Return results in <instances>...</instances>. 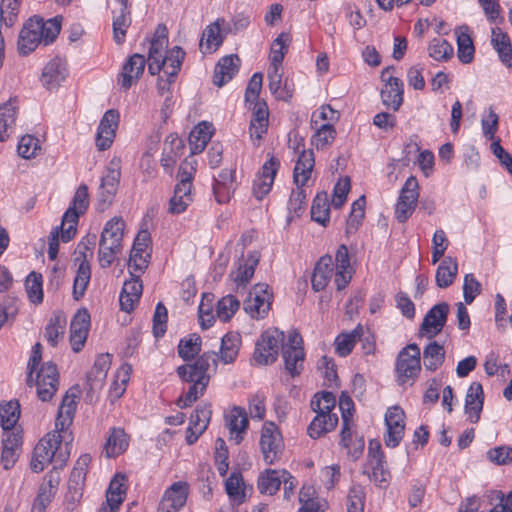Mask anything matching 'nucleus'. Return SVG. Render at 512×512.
I'll return each mask as SVG.
<instances>
[{"instance_id": "nucleus-51", "label": "nucleus", "mask_w": 512, "mask_h": 512, "mask_svg": "<svg viewBox=\"0 0 512 512\" xmlns=\"http://www.w3.org/2000/svg\"><path fill=\"white\" fill-rule=\"evenodd\" d=\"M91 277V268L88 262L83 261L77 270L73 284V297L79 300L83 297Z\"/></svg>"}, {"instance_id": "nucleus-22", "label": "nucleus", "mask_w": 512, "mask_h": 512, "mask_svg": "<svg viewBox=\"0 0 512 512\" xmlns=\"http://www.w3.org/2000/svg\"><path fill=\"white\" fill-rule=\"evenodd\" d=\"M146 59L143 55L135 53L124 63L118 75V83L122 89L128 90L144 73Z\"/></svg>"}, {"instance_id": "nucleus-41", "label": "nucleus", "mask_w": 512, "mask_h": 512, "mask_svg": "<svg viewBox=\"0 0 512 512\" xmlns=\"http://www.w3.org/2000/svg\"><path fill=\"white\" fill-rule=\"evenodd\" d=\"M75 395H69L68 393L64 396L62 403L58 410V415L55 422V428L58 431L66 433V430L73 421V416L76 409Z\"/></svg>"}, {"instance_id": "nucleus-54", "label": "nucleus", "mask_w": 512, "mask_h": 512, "mask_svg": "<svg viewBox=\"0 0 512 512\" xmlns=\"http://www.w3.org/2000/svg\"><path fill=\"white\" fill-rule=\"evenodd\" d=\"M287 40H289V34L283 32L273 41L270 53L271 68H280L287 52Z\"/></svg>"}, {"instance_id": "nucleus-24", "label": "nucleus", "mask_w": 512, "mask_h": 512, "mask_svg": "<svg viewBox=\"0 0 512 512\" xmlns=\"http://www.w3.org/2000/svg\"><path fill=\"white\" fill-rule=\"evenodd\" d=\"M188 496V485L184 482L173 483L165 492L160 509L166 512L179 510L186 503Z\"/></svg>"}, {"instance_id": "nucleus-2", "label": "nucleus", "mask_w": 512, "mask_h": 512, "mask_svg": "<svg viewBox=\"0 0 512 512\" xmlns=\"http://www.w3.org/2000/svg\"><path fill=\"white\" fill-rule=\"evenodd\" d=\"M61 20L58 16L46 22L37 16L30 18L19 33V54L28 55L42 42L45 45L52 43L60 33Z\"/></svg>"}, {"instance_id": "nucleus-56", "label": "nucleus", "mask_w": 512, "mask_h": 512, "mask_svg": "<svg viewBox=\"0 0 512 512\" xmlns=\"http://www.w3.org/2000/svg\"><path fill=\"white\" fill-rule=\"evenodd\" d=\"M26 291L30 301L40 304L43 301L42 275L31 272L26 279Z\"/></svg>"}, {"instance_id": "nucleus-29", "label": "nucleus", "mask_w": 512, "mask_h": 512, "mask_svg": "<svg viewBox=\"0 0 512 512\" xmlns=\"http://www.w3.org/2000/svg\"><path fill=\"white\" fill-rule=\"evenodd\" d=\"M1 463L8 470L16 463L22 445V437L16 432H6L2 439Z\"/></svg>"}, {"instance_id": "nucleus-4", "label": "nucleus", "mask_w": 512, "mask_h": 512, "mask_svg": "<svg viewBox=\"0 0 512 512\" xmlns=\"http://www.w3.org/2000/svg\"><path fill=\"white\" fill-rule=\"evenodd\" d=\"M88 206V187L86 184H81L73 196L71 206L62 217L60 229L63 242H69L76 235L79 217L86 212Z\"/></svg>"}, {"instance_id": "nucleus-63", "label": "nucleus", "mask_w": 512, "mask_h": 512, "mask_svg": "<svg viewBox=\"0 0 512 512\" xmlns=\"http://www.w3.org/2000/svg\"><path fill=\"white\" fill-rule=\"evenodd\" d=\"M167 318V309L162 302H159L153 315V334L156 338L164 336L167 328Z\"/></svg>"}, {"instance_id": "nucleus-36", "label": "nucleus", "mask_w": 512, "mask_h": 512, "mask_svg": "<svg viewBox=\"0 0 512 512\" xmlns=\"http://www.w3.org/2000/svg\"><path fill=\"white\" fill-rule=\"evenodd\" d=\"M110 365L111 358L109 354H102L97 357L91 372L87 375L89 391H94L103 386Z\"/></svg>"}, {"instance_id": "nucleus-21", "label": "nucleus", "mask_w": 512, "mask_h": 512, "mask_svg": "<svg viewBox=\"0 0 512 512\" xmlns=\"http://www.w3.org/2000/svg\"><path fill=\"white\" fill-rule=\"evenodd\" d=\"M90 314L85 308L79 309L70 324V343L74 352L82 350L89 331Z\"/></svg>"}, {"instance_id": "nucleus-40", "label": "nucleus", "mask_w": 512, "mask_h": 512, "mask_svg": "<svg viewBox=\"0 0 512 512\" xmlns=\"http://www.w3.org/2000/svg\"><path fill=\"white\" fill-rule=\"evenodd\" d=\"M457 273V261L450 256L445 257L436 270L435 280L437 286L440 288L449 287L454 282Z\"/></svg>"}, {"instance_id": "nucleus-46", "label": "nucleus", "mask_w": 512, "mask_h": 512, "mask_svg": "<svg viewBox=\"0 0 512 512\" xmlns=\"http://www.w3.org/2000/svg\"><path fill=\"white\" fill-rule=\"evenodd\" d=\"M20 416V405L17 401L0 404V426L6 432H13Z\"/></svg>"}, {"instance_id": "nucleus-32", "label": "nucleus", "mask_w": 512, "mask_h": 512, "mask_svg": "<svg viewBox=\"0 0 512 512\" xmlns=\"http://www.w3.org/2000/svg\"><path fill=\"white\" fill-rule=\"evenodd\" d=\"M457 41V56L461 63L469 64L474 59L475 47L469 34L468 26H460L455 29Z\"/></svg>"}, {"instance_id": "nucleus-62", "label": "nucleus", "mask_w": 512, "mask_h": 512, "mask_svg": "<svg viewBox=\"0 0 512 512\" xmlns=\"http://www.w3.org/2000/svg\"><path fill=\"white\" fill-rule=\"evenodd\" d=\"M206 39V49L211 50L213 47L217 49L223 42V37L220 34V25L218 20L211 25H208L203 31L200 40V47L203 46V40Z\"/></svg>"}, {"instance_id": "nucleus-6", "label": "nucleus", "mask_w": 512, "mask_h": 512, "mask_svg": "<svg viewBox=\"0 0 512 512\" xmlns=\"http://www.w3.org/2000/svg\"><path fill=\"white\" fill-rule=\"evenodd\" d=\"M314 162H296L293 170L294 183L297 188L292 190L288 201V221L294 217H300L305 210L306 193L301 188L306 185L311 177Z\"/></svg>"}, {"instance_id": "nucleus-39", "label": "nucleus", "mask_w": 512, "mask_h": 512, "mask_svg": "<svg viewBox=\"0 0 512 512\" xmlns=\"http://www.w3.org/2000/svg\"><path fill=\"white\" fill-rule=\"evenodd\" d=\"M363 328L359 324L350 332L339 334L334 340L335 352L340 357L348 356L355 344L361 339Z\"/></svg>"}, {"instance_id": "nucleus-64", "label": "nucleus", "mask_w": 512, "mask_h": 512, "mask_svg": "<svg viewBox=\"0 0 512 512\" xmlns=\"http://www.w3.org/2000/svg\"><path fill=\"white\" fill-rule=\"evenodd\" d=\"M365 196H360L351 205V211L347 219V226L350 229H357L365 215Z\"/></svg>"}, {"instance_id": "nucleus-48", "label": "nucleus", "mask_w": 512, "mask_h": 512, "mask_svg": "<svg viewBox=\"0 0 512 512\" xmlns=\"http://www.w3.org/2000/svg\"><path fill=\"white\" fill-rule=\"evenodd\" d=\"M454 53L453 46L443 38H434L428 45V55L438 62L448 61Z\"/></svg>"}, {"instance_id": "nucleus-61", "label": "nucleus", "mask_w": 512, "mask_h": 512, "mask_svg": "<svg viewBox=\"0 0 512 512\" xmlns=\"http://www.w3.org/2000/svg\"><path fill=\"white\" fill-rule=\"evenodd\" d=\"M240 302L233 295H227L218 301L217 316L224 322L231 319L235 312L239 309Z\"/></svg>"}, {"instance_id": "nucleus-31", "label": "nucleus", "mask_w": 512, "mask_h": 512, "mask_svg": "<svg viewBox=\"0 0 512 512\" xmlns=\"http://www.w3.org/2000/svg\"><path fill=\"white\" fill-rule=\"evenodd\" d=\"M253 104V116L250 121L249 132L253 140L259 141L267 132L269 112L265 102L256 101Z\"/></svg>"}, {"instance_id": "nucleus-20", "label": "nucleus", "mask_w": 512, "mask_h": 512, "mask_svg": "<svg viewBox=\"0 0 512 512\" xmlns=\"http://www.w3.org/2000/svg\"><path fill=\"white\" fill-rule=\"evenodd\" d=\"M279 169V162H264L253 180V195L262 200L272 189Z\"/></svg>"}, {"instance_id": "nucleus-18", "label": "nucleus", "mask_w": 512, "mask_h": 512, "mask_svg": "<svg viewBox=\"0 0 512 512\" xmlns=\"http://www.w3.org/2000/svg\"><path fill=\"white\" fill-rule=\"evenodd\" d=\"M449 305L442 302L434 305L425 315L420 327V335L429 339L439 334L446 324Z\"/></svg>"}, {"instance_id": "nucleus-50", "label": "nucleus", "mask_w": 512, "mask_h": 512, "mask_svg": "<svg viewBox=\"0 0 512 512\" xmlns=\"http://www.w3.org/2000/svg\"><path fill=\"white\" fill-rule=\"evenodd\" d=\"M201 337L192 334L188 339H181L178 345V354L184 361H190L201 351Z\"/></svg>"}, {"instance_id": "nucleus-7", "label": "nucleus", "mask_w": 512, "mask_h": 512, "mask_svg": "<svg viewBox=\"0 0 512 512\" xmlns=\"http://www.w3.org/2000/svg\"><path fill=\"white\" fill-rule=\"evenodd\" d=\"M62 440H66V433L55 429L37 443L30 462V467L34 472H42L47 464L52 463L54 453H56V450L53 449H59Z\"/></svg>"}, {"instance_id": "nucleus-49", "label": "nucleus", "mask_w": 512, "mask_h": 512, "mask_svg": "<svg viewBox=\"0 0 512 512\" xmlns=\"http://www.w3.org/2000/svg\"><path fill=\"white\" fill-rule=\"evenodd\" d=\"M131 25L129 7H122L120 14L113 19V39L116 44L121 45L125 42L126 32Z\"/></svg>"}, {"instance_id": "nucleus-23", "label": "nucleus", "mask_w": 512, "mask_h": 512, "mask_svg": "<svg viewBox=\"0 0 512 512\" xmlns=\"http://www.w3.org/2000/svg\"><path fill=\"white\" fill-rule=\"evenodd\" d=\"M336 273L334 282L337 290L341 291L351 282L354 270L350 264V257L346 245L342 244L338 247L335 255Z\"/></svg>"}, {"instance_id": "nucleus-13", "label": "nucleus", "mask_w": 512, "mask_h": 512, "mask_svg": "<svg viewBox=\"0 0 512 512\" xmlns=\"http://www.w3.org/2000/svg\"><path fill=\"white\" fill-rule=\"evenodd\" d=\"M393 71V67H387L381 73L384 82L381 98L386 107L397 111L403 103L404 85L401 79L393 76Z\"/></svg>"}, {"instance_id": "nucleus-30", "label": "nucleus", "mask_w": 512, "mask_h": 512, "mask_svg": "<svg viewBox=\"0 0 512 512\" xmlns=\"http://www.w3.org/2000/svg\"><path fill=\"white\" fill-rule=\"evenodd\" d=\"M142 282L138 276L132 274V278L124 282L119 302L121 310L125 312H131L135 308V304L138 303L142 295Z\"/></svg>"}, {"instance_id": "nucleus-42", "label": "nucleus", "mask_w": 512, "mask_h": 512, "mask_svg": "<svg viewBox=\"0 0 512 512\" xmlns=\"http://www.w3.org/2000/svg\"><path fill=\"white\" fill-rule=\"evenodd\" d=\"M445 360V349L436 341L430 342L423 350V362L426 370L436 371Z\"/></svg>"}, {"instance_id": "nucleus-45", "label": "nucleus", "mask_w": 512, "mask_h": 512, "mask_svg": "<svg viewBox=\"0 0 512 512\" xmlns=\"http://www.w3.org/2000/svg\"><path fill=\"white\" fill-rule=\"evenodd\" d=\"M185 55V51L179 46H175L172 49L165 51V55L163 57V59H165V66L162 68L164 73L170 78H175L181 69Z\"/></svg>"}, {"instance_id": "nucleus-33", "label": "nucleus", "mask_w": 512, "mask_h": 512, "mask_svg": "<svg viewBox=\"0 0 512 512\" xmlns=\"http://www.w3.org/2000/svg\"><path fill=\"white\" fill-rule=\"evenodd\" d=\"M212 136L211 124L202 122L190 133L188 138V156H194L202 152Z\"/></svg>"}, {"instance_id": "nucleus-60", "label": "nucleus", "mask_w": 512, "mask_h": 512, "mask_svg": "<svg viewBox=\"0 0 512 512\" xmlns=\"http://www.w3.org/2000/svg\"><path fill=\"white\" fill-rule=\"evenodd\" d=\"M351 189L350 178L345 176L340 178L334 186L331 205L335 209H340L347 200V195Z\"/></svg>"}, {"instance_id": "nucleus-1", "label": "nucleus", "mask_w": 512, "mask_h": 512, "mask_svg": "<svg viewBox=\"0 0 512 512\" xmlns=\"http://www.w3.org/2000/svg\"><path fill=\"white\" fill-rule=\"evenodd\" d=\"M279 342L282 343L281 351L285 362L286 370L292 375L300 373L304 361L302 348V337L297 330L288 332V339L285 341L283 331L277 328L269 329L261 334L256 343L254 360L260 365L272 364L276 361L279 351Z\"/></svg>"}, {"instance_id": "nucleus-43", "label": "nucleus", "mask_w": 512, "mask_h": 512, "mask_svg": "<svg viewBox=\"0 0 512 512\" xmlns=\"http://www.w3.org/2000/svg\"><path fill=\"white\" fill-rule=\"evenodd\" d=\"M128 447V440L125 431L121 428H114L107 439L105 454L107 457H116L123 453Z\"/></svg>"}, {"instance_id": "nucleus-47", "label": "nucleus", "mask_w": 512, "mask_h": 512, "mask_svg": "<svg viewBox=\"0 0 512 512\" xmlns=\"http://www.w3.org/2000/svg\"><path fill=\"white\" fill-rule=\"evenodd\" d=\"M17 107L13 100H9L0 106V140L5 141L7 131L16 121Z\"/></svg>"}, {"instance_id": "nucleus-19", "label": "nucleus", "mask_w": 512, "mask_h": 512, "mask_svg": "<svg viewBox=\"0 0 512 512\" xmlns=\"http://www.w3.org/2000/svg\"><path fill=\"white\" fill-rule=\"evenodd\" d=\"M119 119L120 114L116 109H109L104 113L96 135V146L99 150H106L113 143Z\"/></svg>"}, {"instance_id": "nucleus-15", "label": "nucleus", "mask_w": 512, "mask_h": 512, "mask_svg": "<svg viewBox=\"0 0 512 512\" xmlns=\"http://www.w3.org/2000/svg\"><path fill=\"white\" fill-rule=\"evenodd\" d=\"M418 197V181L414 176H410L404 183L396 203L395 215L399 222H405L412 215L415 210Z\"/></svg>"}, {"instance_id": "nucleus-57", "label": "nucleus", "mask_w": 512, "mask_h": 512, "mask_svg": "<svg viewBox=\"0 0 512 512\" xmlns=\"http://www.w3.org/2000/svg\"><path fill=\"white\" fill-rule=\"evenodd\" d=\"M21 0H2L0 6V21L6 27H12L18 18Z\"/></svg>"}, {"instance_id": "nucleus-9", "label": "nucleus", "mask_w": 512, "mask_h": 512, "mask_svg": "<svg viewBox=\"0 0 512 512\" xmlns=\"http://www.w3.org/2000/svg\"><path fill=\"white\" fill-rule=\"evenodd\" d=\"M236 163L227 162L214 174L213 194L219 204L228 203L236 190Z\"/></svg>"}, {"instance_id": "nucleus-35", "label": "nucleus", "mask_w": 512, "mask_h": 512, "mask_svg": "<svg viewBox=\"0 0 512 512\" xmlns=\"http://www.w3.org/2000/svg\"><path fill=\"white\" fill-rule=\"evenodd\" d=\"M491 43L501 62L508 68L512 67V46L509 36L499 27H494L492 28Z\"/></svg>"}, {"instance_id": "nucleus-10", "label": "nucleus", "mask_w": 512, "mask_h": 512, "mask_svg": "<svg viewBox=\"0 0 512 512\" xmlns=\"http://www.w3.org/2000/svg\"><path fill=\"white\" fill-rule=\"evenodd\" d=\"M368 467L371 469L369 478L380 488H386L389 485L391 474L387 468L384 453L379 441L371 440L368 447Z\"/></svg>"}, {"instance_id": "nucleus-34", "label": "nucleus", "mask_w": 512, "mask_h": 512, "mask_svg": "<svg viewBox=\"0 0 512 512\" xmlns=\"http://www.w3.org/2000/svg\"><path fill=\"white\" fill-rule=\"evenodd\" d=\"M248 423L245 409L238 406L233 407L230 414L226 416V425L231 435L235 433L232 439L236 444H240L243 440L242 433L246 431Z\"/></svg>"}, {"instance_id": "nucleus-37", "label": "nucleus", "mask_w": 512, "mask_h": 512, "mask_svg": "<svg viewBox=\"0 0 512 512\" xmlns=\"http://www.w3.org/2000/svg\"><path fill=\"white\" fill-rule=\"evenodd\" d=\"M189 149L188 145L185 144L184 140L178 137L177 134H170L164 141L163 144V157L161 160H176L178 158H184L187 160Z\"/></svg>"}, {"instance_id": "nucleus-5", "label": "nucleus", "mask_w": 512, "mask_h": 512, "mask_svg": "<svg viewBox=\"0 0 512 512\" xmlns=\"http://www.w3.org/2000/svg\"><path fill=\"white\" fill-rule=\"evenodd\" d=\"M217 358L215 352H204L192 364H184L177 368L178 376L185 382H192L197 379L201 384L200 394L203 395L210 381L208 371L213 366L214 371L217 368Z\"/></svg>"}, {"instance_id": "nucleus-12", "label": "nucleus", "mask_w": 512, "mask_h": 512, "mask_svg": "<svg viewBox=\"0 0 512 512\" xmlns=\"http://www.w3.org/2000/svg\"><path fill=\"white\" fill-rule=\"evenodd\" d=\"M261 451L267 464L277 461L283 451L282 435L273 422L264 424L260 438Z\"/></svg>"}, {"instance_id": "nucleus-25", "label": "nucleus", "mask_w": 512, "mask_h": 512, "mask_svg": "<svg viewBox=\"0 0 512 512\" xmlns=\"http://www.w3.org/2000/svg\"><path fill=\"white\" fill-rule=\"evenodd\" d=\"M67 77L66 62L59 58L49 61L42 72L41 82L49 90L57 88Z\"/></svg>"}, {"instance_id": "nucleus-28", "label": "nucleus", "mask_w": 512, "mask_h": 512, "mask_svg": "<svg viewBox=\"0 0 512 512\" xmlns=\"http://www.w3.org/2000/svg\"><path fill=\"white\" fill-rule=\"evenodd\" d=\"M484 392L481 383L472 382L465 398V413L471 423H477L483 409Z\"/></svg>"}, {"instance_id": "nucleus-38", "label": "nucleus", "mask_w": 512, "mask_h": 512, "mask_svg": "<svg viewBox=\"0 0 512 512\" xmlns=\"http://www.w3.org/2000/svg\"><path fill=\"white\" fill-rule=\"evenodd\" d=\"M241 335L238 332H228L221 339L220 360L231 364L238 356L241 346Z\"/></svg>"}, {"instance_id": "nucleus-44", "label": "nucleus", "mask_w": 512, "mask_h": 512, "mask_svg": "<svg viewBox=\"0 0 512 512\" xmlns=\"http://www.w3.org/2000/svg\"><path fill=\"white\" fill-rule=\"evenodd\" d=\"M125 480L124 474L117 473L114 476L106 492V504L113 505L114 507L121 505L126 495Z\"/></svg>"}, {"instance_id": "nucleus-8", "label": "nucleus", "mask_w": 512, "mask_h": 512, "mask_svg": "<svg viewBox=\"0 0 512 512\" xmlns=\"http://www.w3.org/2000/svg\"><path fill=\"white\" fill-rule=\"evenodd\" d=\"M421 371V351L416 344H409L398 354L396 361L397 380L400 385L415 380Z\"/></svg>"}, {"instance_id": "nucleus-58", "label": "nucleus", "mask_w": 512, "mask_h": 512, "mask_svg": "<svg viewBox=\"0 0 512 512\" xmlns=\"http://www.w3.org/2000/svg\"><path fill=\"white\" fill-rule=\"evenodd\" d=\"M196 169L195 167L189 163V162H183L179 168L176 175V178L178 179V183L175 187L178 188L179 192H183L182 194H185L186 191H191L192 189V180L194 178V173Z\"/></svg>"}, {"instance_id": "nucleus-16", "label": "nucleus", "mask_w": 512, "mask_h": 512, "mask_svg": "<svg viewBox=\"0 0 512 512\" xmlns=\"http://www.w3.org/2000/svg\"><path fill=\"white\" fill-rule=\"evenodd\" d=\"M386 434L384 442L387 447H397L405 432V413L399 406L389 407L385 413Z\"/></svg>"}, {"instance_id": "nucleus-11", "label": "nucleus", "mask_w": 512, "mask_h": 512, "mask_svg": "<svg viewBox=\"0 0 512 512\" xmlns=\"http://www.w3.org/2000/svg\"><path fill=\"white\" fill-rule=\"evenodd\" d=\"M36 372V379L33 385L37 386V395L40 400L46 402L51 400L58 389L59 373L56 364L46 362Z\"/></svg>"}, {"instance_id": "nucleus-52", "label": "nucleus", "mask_w": 512, "mask_h": 512, "mask_svg": "<svg viewBox=\"0 0 512 512\" xmlns=\"http://www.w3.org/2000/svg\"><path fill=\"white\" fill-rule=\"evenodd\" d=\"M282 475L276 470H267L258 480V489L263 494L274 495L280 488Z\"/></svg>"}, {"instance_id": "nucleus-26", "label": "nucleus", "mask_w": 512, "mask_h": 512, "mask_svg": "<svg viewBox=\"0 0 512 512\" xmlns=\"http://www.w3.org/2000/svg\"><path fill=\"white\" fill-rule=\"evenodd\" d=\"M260 252H249L246 258L239 260L237 270L231 272L230 277L237 287H245L253 277L255 269L260 261Z\"/></svg>"}, {"instance_id": "nucleus-27", "label": "nucleus", "mask_w": 512, "mask_h": 512, "mask_svg": "<svg viewBox=\"0 0 512 512\" xmlns=\"http://www.w3.org/2000/svg\"><path fill=\"white\" fill-rule=\"evenodd\" d=\"M241 60L238 55L232 54L222 57L214 70L213 83L222 87L229 82L239 71Z\"/></svg>"}, {"instance_id": "nucleus-59", "label": "nucleus", "mask_w": 512, "mask_h": 512, "mask_svg": "<svg viewBox=\"0 0 512 512\" xmlns=\"http://www.w3.org/2000/svg\"><path fill=\"white\" fill-rule=\"evenodd\" d=\"M316 490L312 486H303L299 493V502L301 507L298 512H319V502Z\"/></svg>"}, {"instance_id": "nucleus-53", "label": "nucleus", "mask_w": 512, "mask_h": 512, "mask_svg": "<svg viewBox=\"0 0 512 512\" xmlns=\"http://www.w3.org/2000/svg\"><path fill=\"white\" fill-rule=\"evenodd\" d=\"M17 151L19 156L26 160L37 157L41 151L40 141L32 135H24L18 143Z\"/></svg>"}, {"instance_id": "nucleus-3", "label": "nucleus", "mask_w": 512, "mask_h": 512, "mask_svg": "<svg viewBox=\"0 0 512 512\" xmlns=\"http://www.w3.org/2000/svg\"><path fill=\"white\" fill-rule=\"evenodd\" d=\"M125 223L121 217L109 220L101 233L98 259L101 267L112 265L116 256L121 253Z\"/></svg>"}, {"instance_id": "nucleus-14", "label": "nucleus", "mask_w": 512, "mask_h": 512, "mask_svg": "<svg viewBox=\"0 0 512 512\" xmlns=\"http://www.w3.org/2000/svg\"><path fill=\"white\" fill-rule=\"evenodd\" d=\"M168 46V29L164 24H158L154 36L150 41L148 51V71L151 75L159 74L165 66L163 52Z\"/></svg>"}, {"instance_id": "nucleus-17", "label": "nucleus", "mask_w": 512, "mask_h": 512, "mask_svg": "<svg viewBox=\"0 0 512 512\" xmlns=\"http://www.w3.org/2000/svg\"><path fill=\"white\" fill-rule=\"evenodd\" d=\"M272 293L266 283L256 284L244 301V310L252 318H263L271 308Z\"/></svg>"}, {"instance_id": "nucleus-55", "label": "nucleus", "mask_w": 512, "mask_h": 512, "mask_svg": "<svg viewBox=\"0 0 512 512\" xmlns=\"http://www.w3.org/2000/svg\"><path fill=\"white\" fill-rule=\"evenodd\" d=\"M211 417L209 405H198L190 416L189 427L198 432H204L207 429Z\"/></svg>"}]
</instances>
